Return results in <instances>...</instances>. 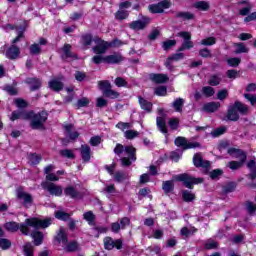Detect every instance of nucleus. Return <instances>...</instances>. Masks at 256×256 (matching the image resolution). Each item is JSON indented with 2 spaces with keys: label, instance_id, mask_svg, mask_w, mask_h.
<instances>
[{
  "label": "nucleus",
  "instance_id": "1",
  "mask_svg": "<svg viewBox=\"0 0 256 256\" xmlns=\"http://www.w3.org/2000/svg\"><path fill=\"white\" fill-rule=\"evenodd\" d=\"M51 225V218L39 219V218H28L25 220V224H18L17 222H7L5 224V229L11 233L15 231H21L23 235H29V227L33 229H47Z\"/></svg>",
  "mask_w": 256,
  "mask_h": 256
},
{
  "label": "nucleus",
  "instance_id": "2",
  "mask_svg": "<svg viewBox=\"0 0 256 256\" xmlns=\"http://www.w3.org/2000/svg\"><path fill=\"white\" fill-rule=\"evenodd\" d=\"M47 112L42 111L40 113L33 112H17L14 111L11 116L12 121H17V119H31L32 129H44L45 121H47Z\"/></svg>",
  "mask_w": 256,
  "mask_h": 256
},
{
  "label": "nucleus",
  "instance_id": "3",
  "mask_svg": "<svg viewBox=\"0 0 256 256\" xmlns=\"http://www.w3.org/2000/svg\"><path fill=\"white\" fill-rule=\"evenodd\" d=\"M114 153L119 155L121 158L122 165L124 167H129L132 161H135V148L133 146H123L122 144H117L114 148Z\"/></svg>",
  "mask_w": 256,
  "mask_h": 256
},
{
  "label": "nucleus",
  "instance_id": "4",
  "mask_svg": "<svg viewBox=\"0 0 256 256\" xmlns=\"http://www.w3.org/2000/svg\"><path fill=\"white\" fill-rule=\"evenodd\" d=\"M229 155L231 157H234V159H239V161H230L228 163V167L232 169V171H235V169H239L243 166V163L247 160V154L243 152V150L235 149V148H230L228 149Z\"/></svg>",
  "mask_w": 256,
  "mask_h": 256
},
{
  "label": "nucleus",
  "instance_id": "5",
  "mask_svg": "<svg viewBox=\"0 0 256 256\" xmlns=\"http://www.w3.org/2000/svg\"><path fill=\"white\" fill-rule=\"evenodd\" d=\"M18 31V36L12 41L13 45L7 50L6 57L8 59H17L19 57L21 51L19 50V47L15 46V43H17L22 37L23 33L25 31L24 28H16Z\"/></svg>",
  "mask_w": 256,
  "mask_h": 256
},
{
  "label": "nucleus",
  "instance_id": "6",
  "mask_svg": "<svg viewBox=\"0 0 256 256\" xmlns=\"http://www.w3.org/2000/svg\"><path fill=\"white\" fill-rule=\"evenodd\" d=\"M175 181H182L187 189H192L193 185H199V183H203L202 178H193L187 174H180L174 177Z\"/></svg>",
  "mask_w": 256,
  "mask_h": 256
},
{
  "label": "nucleus",
  "instance_id": "7",
  "mask_svg": "<svg viewBox=\"0 0 256 256\" xmlns=\"http://www.w3.org/2000/svg\"><path fill=\"white\" fill-rule=\"evenodd\" d=\"M16 197L24 207H31L33 205V196L29 192L24 191L23 188H17Z\"/></svg>",
  "mask_w": 256,
  "mask_h": 256
},
{
  "label": "nucleus",
  "instance_id": "8",
  "mask_svg": "<svg viewBox=\"0 0 256 256\" xmlns=\"http://www.w3.org/2000/svg\"><path fill=\"white\" fill-rule=\"evenodd\" d=\"M43 189H46L50 195H54V197H61L63 195V186L57 185L53 182H42Z\"/></svg>",
  "mask_w": 256,
  "mask_h": 256
},
{
  "label": "nucleus",
  "instance_id": "9",
  "mask_svg": "<svg viewBox=\"0 0 256 256\" xmlns=\"http://www.w3.org/2000/svg\"><path fill=\"white\" fill-rule=\"evenodd\" d=\"M94 45L95 46L93 47V51L96 55H103L107 53V49L111 47V44H109V42H105L98 37H94Z\"/></svg>",
  "mask_w": 256,
  "mask_h": 256
},
{
  "label": "nucleus",
  "instance_id": "10",
  "mask_svg": "<svg viewBox=\"0 0 256 256\" xmlns=\"http://www.w3.org/2000/svg\"><path fill=\"white\" fill-rule=\"evenodd\" d=\"M175 146L182 147V149H197V147H201V144L199 142H188L185 137H177Z\"/></svg>",
  "mask_w": 256,
  "mask_h": 256
},
{
  "label": "nucleus",
  "instance_id": "11",
  "mask_svg": "<svg viewBox=\"0 0 256 256\" xmlns=\"http://www.w3.org/2000/svg\"><path fill=\"white\" fill-rule=\"evenodd\" d=\"M171 7V1L164 0L158 4H152L148 7L150 13H163L165 9Z\"/></svg>",
  "mask_w": 256,
  "mask_h": 256
},
{
  "label": "nucleus",
  "instance_id": "12",
  "mask_svg": "<svg viewBox=\"0 0 256 256\" xmlns=\"http://www.w3.org/2000/svg\"><path fill=\"white\" fill-rule=\"evenodd\" d=\"M123 247V242L121 240H113L111 237L104 238V249L111 251L112 249H121Z\"/></svg>",
  "mask_w": 256,
  "mask_h": 256
},
{
  "label": "nucleus",
  "instance_id": "13",
  "mask_svg": "<svg viewBox=\"0 0 256 256\" xmlns=\"http://www.w3.org/2000/svg\"><path fill=\"white\" fill-rule=\"evenodd\" d=\"M178 37H182V39H184L182 47L179 48V51H185V49H193V42L191 41V33L179 32Z\"/></svg>",
  "mask_w": 256,
  "mask_h": 256
},
{
  "label": "nucleus",
  "instance_id": "14",
  "mask_svg": "<svg viewBox=\"0 0 256 256\" xmlns=\"http://www.w3.org/2000/svg\"><path fill=\"white\" fill-rule=\"evenodd\" d=\"M149 23H151V19L143 17L142 20L130 23V29H133L134 31H141V29H145Z\"/></svg>",
  "mask_w": 256,
  "mask_h": 256
},
{
  "label": "nucleus",
  "instance_id": "15",
  "mask_svg": "<svg viewBox=\"0 0 256 256\" xmlns=\"http://www.w3.org/2000/svg\"><path fill=\"white\" fill-rule=\"evenodd\" d=\"M55 171L54 165H48L44 168V173L46 175V181L56 182L59 181L61 178L57 176V173H53Z\"/></svg>",
  "mask_w": 256,
  "mask_h": 256
},
{
  "label": "nucleus",
  "instance_id": "16",
  "mask_svg": "<svg viewBox=\"0 0 256 256\" xmlns=\"http://www.w3.org/2000/svg\"><path fill=\"white\" fill-rule=\"evenodd\" d=\"M129 223H131V220H129V218L124 217L120 220V224L119 222H114L111 224V231L112 233H119V231H121V229H125V227H127L129 225Z\"/></svg>",
  "mask_w": 256,
  "mask_h": 256
},
{
  "label": "nucleus",
  "instance_id": "17",
  "mask_svg": "<svg viewBox=\"0 0 256 256\" xmlns=\"http://www.w3.org/2000/svg\"><path fill=\"white\" fill-rule=\"evenodd\" d=\"M193 164L195 165V167H202L203 169H209V167H211V162L203 160L201 154L194 155Z\"/></svg>",
  "mask_w": 256,
  "mask_h": 256
},
{
  "label": "nucleus",
  "instance_id": "18",
  "mask_svg": "<svg viewBox=\"0 0 256 256\" xmlns=\"http://www.w3.org/2000/svg\"><path fill=\"white\" fill-rule=\"evenodd\" d=\"M65 135L68 139H77L79 137V132L75 130V126L73 124H65Z\"/></svg>",
  "mask_w": 256,
  "mask_h": 256
},
{
  "label": "nucleus",
  "instance_id": "19",
  "mask_svg": "<svg viewBox=\"0 0 256 256\" xmlns=\"http://www.w3.org/2000/svg\"><path fill=\"white\" fill-rule=\"evenodd\" d=\"M60 55H61V58L64 60L73 59L75 57V54H73V52H71V45H69V44H65L60 49Z\"/></svg>",
  "mask_w": 256,
  "mask_h": 256
},
{
  "label": "nucleus",
  "instance_id": "20",
  "mask_svg": "<svg viewBox=\"0 0 256 256\" xmlns=\"http://www.w3.org/2000/svg\"><path fill=\"white\" fill-rule=\"evenodd\" d=\"M149 79L153 81V83L163 84L169 81V76H167V74H150Z\"/></svg>",
  "mask_w": 256,
  "mask_h": 256
},
{
  "label": "nucleus",
  "instance_id": "21",
  "mask_svg": "<svg viewBox=\"0 0 256 256\" xmlns=\"http://www.w3.org/2000/svg\"><path fill=\"white\" fill-rule=\"evenodd\" d=\"M238 5H245V7L239 10V15H242L243 17H245L246 15H249V13H251V9H253V4H250L249 1L239 2Z\"/></svg>",
  "mask_w": 256,
  "mask_h": 256
},
{
  "label": "nucleus",
  "instance_id": "22",
  "mask_svg": "<svg viewBox=\"0 0 256 256\" xmlns=\"http://www.w3.org/2000/svg\"><path fill=\"white\" fill-rule=\"evenodd\" d=\"M64 195L71 197V199H79V192L73 186H67L64 190Z\"/></svg>",
  "mask_w": 256,
  "mask_h": 256
},
{
  "label": "nucleus",
  "instance_id": "23",
  "mask_svg": "<svg viewBox=\"0 0 256 256\" xmlns=\"http://www.w3.org/2000/svg\"><path fill=\"white\" fill-rule=\"evenodd\" d=\"M121 61H123V56H121V54H112L105 56V63L115 64L121 63Z\"/></svg>",
  "mask_w": 256,
  "mask_h": 256
},
{
  "label": "nucleus",
  "instance_id": "24",
  "mask_svg": "<svg viewBox=\"0 0 256 256\" xmlns=\"http://www.w3.org/2000/svg\"><path fill=\"white\" fill-rule=\"evenodd\" d=\"M221 107V103L219 102H209L204 105L203 109L206 111V113H215L217 109Z\"/></svg>",
  "mask_w": 256,
  "mask_h": 256
},
{
  "label": "nucleus",
  "instance_id": "25",
  "mask_svg": "<svg viewBox=\"0 0 256 256\" xmlns=\"http://www.w3.org/2000/svg\"><path fill=\"white\" fill-rule=\"evenodd\" d=\"M49 88L52 89V91H61L63 89V82L59 79H52L48 83Z\"/></svg>",
  "mask_w": 256,
  "mask_h": 256
},
{
  "label": "nucleus",
  "instance_id": "26",
  "mask_svg": "<svg viewBox=\"0 0 256 256\" xmlns=\"http://www.w3.org/2000/svg\"><path fill=\"white\" fill-rule=\"evenodd\" d=\"M139 104L141 109L144 111H147L148 113H151V109H153V104L149 102L148 100H145L144 98L139 97Z\"/></svg>",
  "mask_w": 256,
  "mask_h": 256
},
{
  "label": "nucleus",
  "instance_id": "27",
  "mask_svg": "<svg viewBox=\"0 0 256 256\" xmlns=\"http://www.w3.org/2000/svg\"><path fill=\"white\" fill-rule=\"evenodd\" d=\"M81 155L83 161H89L91 159V148L88 145H82Z\"/></svg>",
  "mask_w": 256,
  "mask_h": 256
},
{
  "label": "nucleus",
  "instance_id": "28",
  "mask_svg": "<svg viewBox=\"0 0 256 256\" xmlns=\"http://www.w3.org/2000/svg\"><path fill=\"white\" fill-rule=\"evenodd\" d=\"M183 105H185V100H183V98H177L172 103V107L177 113H181V111H183Z\"/></svg>",
  "mask_w": 256,
  "mask_h": 256
},
{
  "label": "nucleus",
  "instance_id": "29",
  "mask_svg": "<svg viewBox=\"0 0 256 256\" xmlns=\"http://www.w3.org/2000/svg\"><path fill=\"white\" fill-rule=\"evenodd\" d=\"M227 117L230 121H237L239 119V113H237L235 106L229 107Z\"/></svg>",
  "mask_w": 256,
  "mask_h": 256
},
{
  "label": "nucleus",
  "instance_id": "30",
  "mask_svg": "<svg viewBox=\"0 0 256 256\" xmlns=\"http://www.w3.org/2000/svg\"><path fill=\"white\" fill-rule=\"evenodd\" d=\"M27 83L30 85L31 91H35L41 87V80L37 78H28Z\"/></svg>",
  "mask_w": 256,
  "mask_h": 256
},
{
  "label": "nucleus",
  "instance_id": "31",
  "mask_svg": "<svg viewBox=\"0 0 256 256\" xmlns=\"http://www.w3.org/2000/svg\"><path fill=\"white\" fill-rule=\"evenodd\" d=\"M93 43H95V38L91 35L86 34L81 37V44L83 47H89V45H93Z\"/></svg>",
  "mask_w": 256,
  "mask_h": 256
},
{
  "label": "nucleus",
  "instance_id": "32",
  "mask_svg": "<svg viewBox=\"0 0 256 256\" xmlns=\"http://www.w3.org/2000/svg\"><path fill=\"white\" fill-rule=\"evenodd\" d=\"M156 123L159 131H161V133H164V135H167V123L165 122V119L158 117Z\"/></svg>",
  "mask_w": 256,
  "mask_h": 256
},
{
  "label": "nucleus",
  "instance_id": "33",
  "mask_svg": "<svg viewBox=\"0 0 256 256\" xmlns=\"http://www.w3.org/2000/svg\"><path fill=\"white\" fill-rule=\"evenodd\" d=\"M32 239H34V245L39 246L43 243V233L40 231H34L31 233Z\"/></svg>",
  "mask_w": 256,
  "mask_h": 256
},
{
  "label": "nucleus",
  "instance_id": "34",
  "mask_svg": "<svg viewBox=\"0 0 256 256\" xmlns=\"http://www.w3.org/2000/svg\"><path fill=\"white\" fill-rule=\"evenodd\" d=\"M56 240L62 245H67V234L65 233V230L63 228H60V231L56 236Z\"/></svg>",
  "mask_w": 256,
  "mask_h": 256
},
{
  "label": "nucleus",
  "instance_id": "35",
  "mask_svg": "<svg viewBox=\"0 0 256 256\" xmlns=\"http://www.w3.org/2000/svg\"><path fill=\"white\" fill-rule=\"evenodd\" d=\"M195 9H198V11H209V2L207 1H199L194 4Z\"/></svg>",
  "mask_w": 256,
  "mask_h": 256
},
{
  "label": "nucleus",
  "instance_id": "36",
  "mask_svg": "<svg viewBox=\"0 0 256 256\" xmlns=\"http://www.w3.org/2000/svg\"><path fill=\"white\" fill-rule=\"evenodd\" d=\"M235 53L239 55L240 53H249V48L245 46L243 43H234Z\"/></svg>",
  "mask_w": 256,
  "mask_h": 256
},
{
  "label": "nucleus",
  "instance_id": "37",
  "mask_svg": "<svg viewBox=\"0 0 256 256\" xmlns=\"http://www.w3.org/2000/svg\"><path fill=\"white\" fill-rule=\"evenodd\" d=\"M233 107L236 109V111H239V113H242V115H245V113L249 111V108L245 104L239 101L235 102Z\"/></svg>",
  "mask_w": 256,
  "mask_h": 256
},
{
  "label": "nucleus",
  "instance_id": "38",
  "mask_svg": "<svg viewBox=\"0 0 256 256\" xmlns=\"http://www.w3.org/2000/svg\"><path fill=\"white\" fill-rule=\"evenodd\" d=\"M217 43V38L215 37H207L200 41V45H204L205 47H211V45H215Z\"/></svg>",
  "mask_w": 256,
  "mask_h": 256
},
{
  "label": "nucleus",
  "instance_id": "39",
  "mask_svg": "<svg viewBox=\"0 0 256 256\" xmlns=\"http://www.w3.org/2000/svg\"><path fill=\"white\" fill-rule=\"evenodd\" d=\"M182 237H189V235H193L194 233H197V228L195 227H183L180 231Z\"/></svg>",
  "mask_w": 256,
  "mask_h": 256
},
{
  "label": "nucleus",
  "instance_id": "40",
  "mask_svg": "<svg viewBox=\"0 0 256 256\" xmlns=\"http://www.w3.org/2000/svg\"><path fill=\"white\" fill-rule=\"evenodd\" d=\"M182 199L186 201L187 203L193 201L195 199V194L189 190L182 191Z\"/></svg>",
  "mask_w": 256,
  "mask_h": 256
},
{
  "label": "nucleus",
  "instance_id": "41",
  "mask_svg": "<svg viewBox=\"0 0 256 256\" xmlns=\"http://www.w3.org/2000/svg\"><path fill=\"white\" fill-rule=\"evenodd\" d=\"M103 95H105V97H108L109 99H117L119 97V92L111 89V87L109 88V90H105Z\"/></svg>",
  "mask_w": 256,
  "mask_h": 256
},
{
  "label": "nucleus",
  "instance_id": "42",
  "mask_svg": "<svg viewBox=\"0 0 256 256\" xmlns=\"http://www.w3.org/2000/svg\"><path fill=\"white\" fill-rule=\"evenodd\" d=\"M79 249V244L76 241H72L70 243H66L65 251H68L69 253L73 251H77Z\"/></svg>",
  "mask_w": 256,
  "mask_h": 256
},
{
  "label": "nucleus",
  "instance_id": "43",
  "mask_svg": "<svg viewBox=\"0 0 256 256\" xmlns=\"http://www.w3.org/2000/svg\"><path fill=\"white\" fill-rule=\"evenodd\" d=\"M98 87L99 89H101V91H103V94H104L105 91H108L110 89L111 83L107 80L99 81Z\"/></svg>",
  "mask_w": 256,
  "mask_h": 256
},
{
  "label": "nucleus",
  "instance_id": "44",
  "mask_svg": "<svg viewBox=\"0 0 256 256\" xmlns=\"http://www.w3.org/2000/svg\"><path fill=\"white\" fill-rule=\"evenodd\" d=\"M56 219H59L60 221H67L71 217L69 213H65L63 211H57L55 212Z\"/></svg>",
  "mask_w": 256,
  "mask_h": 256
},
{
  "label": "nucleus",
  "instance_id": "45",
  "mask_svg": "<svg viewBox=\"0 0 256 256\" xmlns=\"http://www.w3.org/2000/svg\"><path fill=\"white\" fill-rule=\"evenodd\" d=\"M175 45H177V41L166 40L162 43V48L164 49V51H169V49H171V47H175Z\"/></svg>",
  "mask_w": 256,
  "mask_h": 256
},
{
  "label": "nucleus",
  "instance_id": "46",
  "mask_svg": "<svg viewBox=\"0 0 256 256\" xmlns=\"http://www.w3.org/2000/svg\"><path fill=\"white\" fill-rule=\"evenodd\" d=\"M28 161L31 165H37L41 161V156L37 154H30L28 156Z\"/></svg>",
  "mask_w": 256,
  "mask_h": 256
},
{
  "label": "nucleus",
  "instance_id": "47",
  "mask_svg": "<svg viewBox=\"0 0 256 256\" xmlns=\"http://www.w3.org/2000/svg\"><path fill=\"white\" fill-rule=\"evenodd\" d=\"M202 93L205 97H213V95H215V89L210 86H205L202 88Z\"/></svg>",
  "mask_w": 256,
  "mask_h": 256
},
{
  "label": "nucleus",
  "instance_id": "48",
  "mask_svg": "<svg viewBox=\"0 0 256 256\" xmlns=\"http://www.w3.org/2000/svg\"><path fill=\"white\" fill-rule=\"evenodd\" d=\"M208 83L212 87H216V85H219V83H221V76L220 75L211 76Z\"/></svg>",
  "mask_w": 256,
  "mask_h": 256
},
{
  "label": "nucleus",
  "instance_id": "49",
  "mask_svg": "<svg viewBox=\"0 0 256 256\" xmlns=\"http://www.w3.org/2000/svg\"><path fill=\"white\" fill-rule=\"evenodd\" d=\"M185 58V54L183 53H176L168 58L166 65H169L170 61H181V59Z\"/></svg>",
  "mask_w": 256,
  "mask_h": 256
},
{
  "label": "nucleus",
  "instance_id": "50",
  "mask_svg": "<svg viewBox=\"0 0 256 256\" xmlns=\"http://www.w3.org/2000/svg\"><path fill=\"white\" fill-rule=\"evenodd\" d=\"M173 187H174L173 180L164 182L163 183L164 193H171V191L173 190Z\"/></svg>",
  "mask_w": 256,
  "mask_h": 256
},
{
  "label": "nucleus",
  "instance_id": "51",
  "mask_svg": "<svg viewBox=\"0 0 256 256\" xmlns=\"http://www.w3.org/2000/svg\"><path fill=\"white\" fill-rule=\"evenodd\" d=\"M127 17H129V12H127L123 8H120L119 11L116 12V19L123 20L127 19Z\"/></svg>",
  "mask_w": 256,
  "mask_h": 256
},
{
  "label": "nucleus",
  "instance_id": "52",
  "mask_svg": "<svg viewBox=\"0 0 256 256\" xmlns=\"http://www.w3.org/2000/svg\"><path fill=\"white\" fill-rule=\"evenodd\" d=\"M85 221H87L89 223V225H93L94 221H95V215L93 214V212L89 211L84 213L83 215Z\"/></svg>",
  "mask_w": 256,
  "mask_h": 256
},
{
  "label": "nucleus",
  "instance_id": "53",
  "mask_svg": "<svg viewBox=\"0 0 256 256\" xmlns=\"http://www.w3.org/2000/svg\"><path fill=\"white\" fill-rule=\"evenodd\" d=\"M241 63V58H228L227 64L229 67H239V64Z\"/></svg>",
  "mask_w": 256,
  "mask_h": 256
},
{
  "label": "nucleus",
  "instance_id": "54",
  "mask_svg": "<svg viewBox=\"0 0 256 256\" xmlns=\"http://www.w3.org/2000/svg\"><path fill=\"white\" fill-rule=\"evenodd\" d=\"M248 169H250V177L251 179H256V170H255V161L251 160L248 163Z\"/></svg>",
  "mask_w": 256,
  "mask_h": 256
},
{
  "label": "nucleus",
  "instance_id": "55",
  "mask_svg": "<svg viewBox=\"0 0 256 256\" xmlns=\"http://www.w3.org/2000/svg\"><path fill=\"white\" fill-rule=\"evenodd\" d=\"M24 255L33 256V245L31 243H26L24 245Z\"/></svg>",
  "mask_w": 256,
  "mask_h": 256
},
{
  "label": "nucleus",
  "instance_id": "56",
  "mask_svg": "<svg viewBox=\"0 0 256 256\" xmlns=\"http://www.w3.org/2000/svg\"><path fill=\"white\" fill-rule=\"evenodd\" d=\"M177 17H179L180 19H184L189 21L191 19H193V17H195L193 14L189 13V12H180L177 14Z\"/></svg>",
  "mask_w": 256,
  "mask_h": 256
},
{
  "label": "nucleus",
  "instance_id": "57",
  "mask_svg": "<svg viewBox=\"0 0 256 256\" xmlns=\"http://www.w3.org/2000/svg\"><path fill=\"white\" fill-rule=\"evenodd\" d=\"M155 93L159 97H165V95H167V87L159 86L158 88L155 89Z\"/></svg>",
  "mask_w": 256,
  "mask_h": 256
},
{
  "label": "nucleus",
  "instance_id": "58",
  "mask_svg": "<svg viewBox=\"0 0 256 256\" xmlns=\"http://www.w3.org/2000/svg\"><path fill=\"white\" fill-rule=\"evenodd\" d=\"M228 96H229V91H227V89L220 90L217 93V99H219V101H223L224 99H227Z\"/></svg>",
  "mask_w": 256,
  "mask_h": 256
},
{
  "label": "nucleus",
  "instance_id": "59",
  "mask_svg": "<svg viewBox=\"0 0 256 256\" xmlns=\"http://www.w3.org/2000/svg\"><path fill=\"white\" fill-rule=\"evenodd\" d=\"M126 139H135V137H138L139 132L135 131V130H127L124 133Z\"/></svg>",
  "mask_w": 256,
  "mask_h": 256
},
{
  "label": "nucleus",
  "instance_id": "60",
  "mask_svg": "<svg viewBox=\"0 0 256 256\" xmlns=\"http://www.w3.org/2000/svg\"><path fill=\"white\" fill-rule=\"evenodd\" d=\"M93 63L99 65V63H105V56L103 54H97L92 58Z\"/></svg>",
  "mask_w": 256,
  "mask_h": 256
},
{
  "label": "nucleus",
  "instance_id": "61",
  "mask_svg": "<svg viewBox=\"0 0 256 256\" xmlns=\"http://www.w3.org/2000/svg\"><path fill=\"white\" fill-rule=\"evenodd\" d=\"M225 131H227V128L225 127H220L217 128L216 130L211 132L212 137H219L220 135H223V133H225Z\"/></svg>",
  "mask_w": 256,
  "mask_h": 256
},
{
  "label": "nucleus",
  "instance_id": "62",
  "mask_svg": "<svg viewBox=\"0 0 256 256\" xmlns=\"http://www.w3.org/2000/svg\"><path fill=\"white\" fill-rule=\"evenodd\" d=\"M114 83L116 87H127V81L121 77L116 78Z\"/></svg>",
  "mask_w": 256,
  "mask_h": 256
},
{
  "label": "nucleus",
  "instance_id": "63",
  "mask_svg": "<svg viewBox=\"0 0 256 256\" xmlns=\"http://www.w3.org/2000/svg\"><path fill=\"white\" fill-rule=\"evenodd\" d=\"M168 125L171 129H177L179 127V119L172 118L168 121Z\"/></svg>",
  "mask_w": 256,
  "mask_h": 256
},
{
  "label": "nucleus",
  "instance_id": "64",
  "mask_svg": "<svg viewBox=\"0 0 256 256\" xmlns=\"http://www.w3.org/2000/svg\"><path fill=\"white\" fill-rule=\"evenodd\" d=\"M217 242H215L214 240H208L205 243V249H217Z\"/></svg>",
  "mask_w": 256,
  "mask_h": 256
}]
</instances>
